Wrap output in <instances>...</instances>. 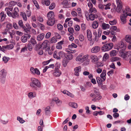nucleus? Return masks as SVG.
Returning <instances> with one entry per match:
<instances>
[{"mask_svg":"<svg viewBox=\"0 0 131 131\" xmlns=\"http://www.w3.org/2000/svg\"><path fill=\"white\" fill-rule=\"evenodd\" d=\"M31 82L30 84V86L34 89L37 90V88H40L41 86L40 82L37 79L34 78L31 79Z\"/></svg>","mask_w":131,"mask_h":131,"instance_id":"1","label":"nucleus"},{"mask_svg":"<svg viewBox=\"0 0 131 131\" xmlns=\"http://www.w3.org/2000/svg\"><path fill=\"white\" fill-rule=\"evenodd\" d=\"M120 54L121 57L126 60L130 59L131 56V52L130 51H121Z\"/></svg>","mask_w":131,"mask_h":131,"instance_id":"2","label":"nucleus"},{"mask_svg":"<svg viewBox=\"0 0 131 131\" xmlns=\"http://www.w3.org/2000/svg\"><path fill=\"white\" fill-rule=\"evenodd\" d=\"M113 47V43H110L104 45L101 48L102 51L106 52L112 49Z\"/></svg>","mask_w":131,"mask_h":131,"instance_id":"3","label":"nucleus"},{"mask_svg":"<svg viewBox=\"0 0 131 131\" xmlns=\"http://www.w3.org/2000/svg\"><path fill=\"white\" fill-rule=\"evenodd\" d=\"M127 13H125L121 14L120 17V19L123 24L126 23V18L127 17V16H131V14L129 13L127 14Z\"/></svg>","mask_w":131,"mask_h":131,"instance_id":"4","label":"nucleus"},{"mask_svg":"<svg viewBox=\"0 0 131 131\" xmlns=\"http://www.w3.org/2000/svg\"><path fill=\"white\" fill-rule=\"evenodd\" d=\"M48 41L47 40H45L42 45H41V48L43 49H46V50H49L50 48V47L49 45L48 44Z\"/></svg>","mask_w":131,"mask_h":131,"instance_id":"5","label":"nucleus"},{"mask_svg":"<svg viewBox=\"0 0 131 131\" xmlns=\"http://www.w3.org/2000/svg\"><path fill=\"white\" fill-rule=\"evenodd\" d=\"M116 1L117 5L116 10L117 12L119 13L122 8V3L121 0H116Z\"/></svg>","mask_w":131,"mask_h":131,"instance_id":"6","label":"nucleus"},{"mask_svg":"<svg viewBox=\"0 0 131 131\" xmlns=\"http://www.w3.org/2000/svg\"><path fill=\"white\" fill-rule=\"evenodd\" d=\"M97 15L96 14H93L90 13L88 16H86V18L88 20H90L92 21L94 20L95 18H97Z\"/></svg>","mask_w":131,"mask_h":131,"instance_id":"7","label":"nucleus"},{"mask_svg":"<svg viewBox=\"0 0 131 131\" xmlns=\"http://www.w3.org/2000/svg\"><path fill=\"white\" fill-rule=\"evenodd\" d=\"M25 35L22 36L21 38V41L24 43H25L27 41V39L31 37V35L28 34H25Z\"/></svg>","mask_w":131,"mask_h":131,"instance_id":"8","label":"nucleus"},{"mask_svg":"<svg viewBox=\"0 0 131 131\" xmlns=\"http://www.w3.org/2000/svg\"><path fill=\"white\" fill-rule=\"evenodd\" d=\"M13 13H12V17L14 18H15L16 17H17L19 16V14L18 13L19 12L18 8L17 7L15 8L14 9Z\"/></svg>","mask_w":131,"mask_h":131,"instance_id":"9","label":"nucleus"},{"mask_svg":"<svg viewBox=\"0 0 131 131\" xmlns=\"http://www.w3.org/2000/svg\"><path fill=\"white\" fill-rule=\"evenodd\" d=\"M30 71L31 73L33 74H35L38 75H40V72L39 70L37 68H34L33 67H31L30 68Z\"/></svg>","mask_w":131,"mask_h":131,"instance_id":"10","label":"nucleus"},{"mask_svg":"<svg viewBox=\"0 0 131 131\" xmlns=\"http://www.w3.org/2000/svg\"><path fill=\"white\" fill-rule=\"evenodd\" d=\"M26 25L27 28L24 26L25 28L23 29L24 31L27 34L29 33L30 32V29L31 28V27L29 24L28 23L26 24Z\"/></svg>","mask_w":131,"mask_h":131,"instance_id":"11","label":"nucleus"},{"mask_svg":"<svg viewBox=\"0 0 131 131\" xmlns=\"http://www.w3.org/2000/svg\"><path fill=\"white\" fill-rule=\"evenodd\" d=\"M90 58L92 60V62L94 63H96L98 62V59L97 57L94 55H91Z\"/></svg>","mask_w":131,"mask_h":131,"instance_id":"12","label":"nucleus"},{"mask_svg":"<svg viewBox=\"0 0 131 131\" xmlns=\"http://www.w3.org/2000/svg\"><path fill=\"white\" fill-rule=\"evenodd\" d=\"M100 47L95 46L91 49V51L92 53H96L100 51Z\"/></svg>","mask_w":131,"mask_h":131,"instance_id":"13","label":"nucleus"},{"mask_svg":"<svg viewBox=\"0 0 131 131\" xmlns=\"http://www.w3.org/2000/svg\"><path fill=\"white\" fill-rule=\"evenodd\" d=\"M55 21L54 18L48 19L47 24V25L49 26H52L54 25Z\"/></svg>","mask_w":131,"mask_h":131,"instance_id":"14","label":"nucleus"},{"mask_svg":"<svg viewBox=\"0 0 131 131\" xmlns=\"http://www.w3.org/2000/svg\"><path fill=\"white\" fill-rule=\"evenodd\" d=\"M55 72L53 73V75L55 77H59L61 73V71L57 68H55Z\"/></svg>","mask_w":131,"mask_h":131,"instance_id":"15","label":"nucleus"},{"mask_svg":"<svg viewBox=\"0 0 131 131\" xmlns=\"http://www.w3.org/2000/svg\"><path fill=\"white\" fill-rule=\"evenodd\" d=\"M74 70L75 71L74 75L77 76H79V72L81 70V67L79 66L76 67L74 69Z\"/></svg>","mask_w":131,"mask_h":131,"instance_id":"16","label":"nucleus"},{"mask_svg":"<svg viewBox=\"0 0 131 131\" xmlns=\"http://www.w3.org/2000/svg\"><path fill=\"white\" fill-rule=\"evenodd\" d=\"M7 71L4 69H2L0 71V77H6Z\"/></svg>","mask_w":131,"mask_h":131,"instance_id":"17","label":"nucleus"},{"mask_svg":"<svg viewBox=\"0 0 131 131\" xmlns=\"http://www.w3.org/2000/svg\"><path fill=\"white\" fill-rule=\"evenodd\" d=\"M45 37V34L41 33L38 35L37 37V40L39 41H40L42 40Z\"/></svg>","mask_w":131,"mask_h":131,"instance_id":"18","label":"nucleus"},{"mask_svg":"<svg viewBox=\"0 0 131 131\" xmlns=\"http://www.w3.org/2000/svg\"><path fill=\"white\" fill-rule=\"evenodd\" d=\"M106 74V72L105 70H103L102 73L101 74L100 77L101 78L103 79L102 81H104L105 79V76Z\"/></svg>","mask_w":131,"mask_h":131,"instance_id":"19","label":"nucleus"},{"mask_svg":"<svg viewBox=\"0 0 131 131\" xmlns=\"http://www.w3.org/2000/svg\"><path fill=\"white\" fill-rule=\"evenodd\" d=\"M87 37L89 40L91 41L92 39V34L90 30L88 29L86 31Z\"/></svg>","mask_w":131,"mask_h":131,"instance_id":"20","label":"nucleus"},{"mask_svg":"<svg viewBox=\"0 0 131 131\" xmlns=\"http://www.w3.org/2000/svg\"><path fill=\"white\" fill-rule=\"evenodd\" d=\"M54 13L52 11H50L47 14V16L48 19L54 18Z\"/></svg>","mask_w":131,"mask_h":131,"instance_id":"21","label":"nucleus"},{"mask_svg":"<svg viewBox=\"0 0 131 131\" xmlns=\"http://www.w3.org/2000/svg\"><path fill=\"white\" fill-rule=\"evenodd\" d=\"M64 41L63 40H62L59 42L57 44L56 46V48L58 49H61L62 48L61 45H63Z\"/></svg>","mask_w":131,"mask_h":131,"instance_id":"22","label":"nucleus"},{"mask_svg":"<svg viewBox=\"0 0 131 131\" xmlns=\"http://www.w3.org/2000/svg\"><path fill=\"white\" fill-rule=\"evenodd\" d=\"M45 114L47 115L50 114V107L49 106H47L45 109Z\"/></svg>","mask_w":131,"mask_h":131,"instance_id":"23","label":"nucleus"},{"mask_svg":"<svg viewBox=\"0 0 131 131\" xmlns=\"http://www.w3.org/2000/svg\"><path fill=\"white\" fill-rule=\"evenodd\" d=\"M124 43L122 42H119L117 45V48L116 49L118 50L120 48H122L124 47Z\"/></svg>","mask_w":131,"mask_h":131,"instance_id":"24","label":"nucleus"},{"mask_svg":"<svg viewBox=\"0 0 131 131\" xmlns=\"http://www.w3.org/2000/svg\"><path fill=\"white\" fill-rule=\"evenodd\" d=\"M69 106L74 108H77L78 107L77 104L75 103L70 102L69 103Z\"/></svg>","mask_w":131,"mask_h":131,"instance_id":"25","label":"nucleus"},{"mask_svg":"<svg viewBox=\"0 0 131 131\" xmlns=\"http://www.w3.org/2000/svg\"><path fill=\"white\" fill-rule=\"evenodd\" d=\"M126 41L129 43H131V36L128 35H127L125 37Z\"/></svg>","mask_w":131,"mask_h":131,"instance_id":"26","label":"nucleus"},{"mask_svg":"<svg viewBox=\"0 0 131 131\" xmlns=\"http://www.w3.org/2000/svg\"><path fill=\"white\" fill-rule=\"evenodd\" d=\"M65 57L68 60H71L73 58V56L71 53H68Z\"/></svg>","mask_w":131,"mask_h":131,"instance_id":"27","label":"nucleus"},{"mask_svg":"<svg viewBox=\"0 0 131 131\" xmlns=\"http://www.w3.org/2000/svg\"><path fill=\"white\" fill-rule=\"evenodd\" d=\"M102 29H107L109 28L110 25L108 24L103 23L102 24Z\"/></svg>","mask_w":131,"mask_h":131,"instance_id":"28","label":"nucleus"},{"mask_svg":"<svg viewBox=\"0 0 131 131\" xmlns=\"http://www.w3.org/2000/svg\"><path fill=\"white\" fill-rule=\"evenodd\" d=\"M0 16L1 17V21H3L5 19L6 15L5 14H4V12H2L0 14Z\"/></svg>","mask_w":131,"mask_h":131,"instance_id":"29","label":"nucleus"},{"mask_svg":"<svg viewBox=\"0 0 131 131\" xmlns=\"http://www.w3.org/2000/svg\"><path fill=\"white\" fill-rule=\"evenodd\" d=\"M117 51L115 50H112L110 52V55L111 56H116L117 54Z\"/></svg>","mask_w":131,"mask_h":131,"instance_id":"30","label":"nucleus"},{"mask_svg":"<svg viewBox=\"0 0 131 131\" xmlns=\"http://www.w3.org/2000/svg\"><path fill=\"white\" fill-rule=\"evenodd\" d=\"M94 94H95L96 96L99 97V99H101L102 96L100 95L98 90H94Z\"/></svg>","mask_w":131,"mask_h":131,"instance_id":"31","label":"nucleus"},{"mask_svg":"<svg viewBox=\"0 0 131 131\" xmlns=\"http://www.w3.org/2000/svg\"><path fill=\"white\" fill-rule=\"evenodd\" d=\"M93 27L94 29L97 28L98 26V24L96 21H94L92 24Z\"/></svg>","mask_w":131,"mask_h":131,"instance_id":"32","label":"nucleus"},{"mask_svg":"<svg viewBox=\"0 0 131 131\" xmlns=\"http://www.w3.org/2000/svg\"><path fill=\"white\" fill-rule=\"evenodd\" d=\"M57 41V39L56 37H52L50 41V42L51 43H56Z\"/></svg>","mask_w":131,"mask_h":131,"instance_id":"33","label":"nucleus"},{"mask_svg":"<svg viewBox=\"0 0 131 131\" xmlns=\"http://www.w3.org/2000/svg\"><path fill=\"white\" fill-rule=\"evenodd\" d=\"M103 79H101L99 77H97L96 78V80L97 83L99 84H101L102 83Z\"/></svg>","mask_w":131,"mask_h":131,"instance_id":"34","label":"nucleus"},{"mask_svg":"<svg viewBox=\"0 0 131 131\" xmlns=\"http://www.w3.org/2000/svg\"><path fill=\"white\" fill-rule=\"evenodd\" d=\"M62 4L64 5V8H68L67 5L68 4V1L67 0H64L62 2Z\"/></svg>","mask_w":131,"mask_h":131,"instance_id":"35","label":"nucleus"},{"mask_svg":"<svg viewBox=\"0 0 131 131\" xmlns=\"http://www.w3.org/2000/svg\"><path fill=\"white\" fill-rule=\"evenodd\" d=\"M59 57L62 58H64L65 57L66 55L64 53L63 51H61L59 52L58 53Z\"/></svg>","mask_w":131,"mask_h":131,"instance_id":"36","label":"nucleus"},{"mask_svg":"<svg viewBox=\"0 0 131 131\" xmlns=\"http://www.w3.org/2000/svg\"><path fill=\"white\" fill-rule=\"evenodd\" d=\"M32 1L38 9H40L38 4L36 0H32Z\"/></svg>","mask_w":131,"mask_h":131,"instance_id":"37","label":"nucleus"},{"mask_svg":"<svg viewBox=\"0 0 131 131\" xmlns=\"http://www.w3.org/2000/svg\"><path fill=\"white\" fill-rule=\"evenodd\" d=\"M97 10L96 9L93 7L90 9L89 13H95L96 12Z\"/></svg>","mask_w":131,"mask_h":131,"instance_id":"38","label":"nucleus"},{"mask_svg":"<svg viewBox=\"0 0 131 131\" xmlns=\"http://www.w3.org/2000/svg\"><path fill=\"white\" fill-rule=\"evenodd\" d=\"M125 10L126 11H125V10H123V13H127L131 11V9H130L129 8L128 6H127L126 7Z\"/></svg>","mask_w":131,"mask_h":131,"instance_id":"39","label":"nucleus"},{"mask_svg":"<svg viewBox=\"0 0 131 131\" xmlns=\"http://www.w3.org/2000/svg\"><path fill=\"white\" fill-rule=\"evenodd\" d=\"M18 24L19 26L21 27L23 29L24 27V26L23 25V22L21 20H19L18 21Z\"/></svg>","mask_w":131,"mask_h":131,"instance_id":"40","label":"nucleus"},{"mask_svg":"<svg viewBox=\"0 0 131 131\" xmlns=\"http://www.w3.org/2000/svg\"><path fill=\"white\" fill-rule=\"evenodd\" d=\"M17 119L19 121L20 123H23L25 122V121L22 118H21L19 116L17 117Z\"/></svg>","mask_w":131,"mask_h":131,"instance_id":"41","label":"nucleus"},{"mask_svg":"<svg viewBox=\"0 0 131 131\" xmlns=\"http://www.w3.org/2000/svg\"><path fill=\"white\" fill-rule=\"evenodd\" d=\"M30 41V42L33 45H34L37 43L36 40L33 38H31Z\"/></svg>","mask_w":131,"mask_h":131,"instance_id":"42","label":"nucleus"},{"mask_svg":"<svg viewBox=\"0 0 131 131\" xmlns=\"http://www.w3.org/2000/svg\"><path fill=\"white\" fill-rule=\"evenodd\" d=\"M57 52L56 51H55L53 53V57H54L56 59H60L61 57L58 56L57 54Z\"/></svg>","mask_w":131,"mask_h":131,"instance_id":"43","label":"nucleus"},{"mask_svg":"<svg viewBox=\"0 0 131 131\" xmlns=\"http://www.w3.org/2000/svg\"><path fill=\"white\" fill-rule=\"evenodd\" d=\"M53 100L54 101L56 102V103L60 105L61 103V102L57 98L54 99Z\"/></svg>","mask_w":131,"mask_h":131,"instance_id":"44","label":"nucleus"},{"mask_svg":"<svg viewBox=\"0 0 131 131\" xmlns=\"http://www.w3.org/2000/svg\"><path fill=\"white\" fill-rule=\"evenodd\" d=\"M10 58L8 57H4L3 58V60L5 63H6L9 60Z\"/></svg>","mask_w":131,"mask_h":131,"instance_id":"45","label":"nucleus"},{"mask_svg":"<svg viewBox=\"0 0 131 131\" xmlns=\"http://www.w3.org/2000/svg\"><path fill=\"white\" fill-rule=\"evenodd\" d=\"M8 7H6L5 10L6 12L7 13L9 16L12 17V13H11V12L8 10Z\"/></svg>","mask_w":131,"mask_h":131,"instance_id":"46","label":"nucleus"},{"mask_svg":"<svg viewBox=\"0 0 131 131\" xmlns=\"http://www.w3.org/2000/svg\"><path fill=\"white\" fill-rule=\"evenodd\" d=\"M68 62V61L67 60H63L62 61V64L64 67H66Z\"/></svg>","mask_w":131,"mask_h":131,"instance_id":"47","label":"nucleus"},{"mask_svg":"<svg viewBox=\"0 0 131 131\" xmlns=\"http://www.w3.org/2000/svg\"><path fill=\"white\" fill-rule=\"evenodd\" d=\"M28 50L30 51H31L32 49V45L30 43H28L27 46Z\"/></svg>","mask_w":131,"mask_h":131,"instance_id":"48","label":"nucleus"},{"mask_svg":"<svg viewBox=\"0 0 131 131\" xmlns=\"http://www.w3.org/2000/svg\"><path fill=\"white\" fill-rule=\"evenodd\" d=\"M93 34L94 36H95L94 40L96 41H97L98 40L99 37H98L97 33L96 32H94L93 33Z\"/></svg>","mask_w":131,"mask_h":131,"instance_id":"49","label":"nucleus"},{"mask_svg":"<svg viewBox=\"0 0 131 131\" xmlns=\"http://www.w3.org/2000/svg\"><path fill=\"white\" fill-rule=\"evenodd\" d=\"M82 56L81 55H79L78 56L76 59V60L77 61H80L81 62Z\"/></svg>","mask_w":131,"mask_h":131,"instance_id":"50","label":"nucleus"},{"mask_svg":"<svg viewBox=\"0 0 131 131\" xmlns=\"http://www.w3.org/2000/svg\"><path fill=\"white\" fill-rule=\"evenodd\" d=\"M55 4L54 3H52L49 7V9L50 10L53 9L55 7Z\"/></svg>","mask_w":131,"mask_h":131,"instance_id":"51","label":"nucleus"},{"mask_svg":"<svg viewBox=\"0 0 131 131\" xmlns=\"http://www.w3.org/2000/svg\"><path fill=\"white\" fill-rule=\"evenodd\" d=\"M109 57V56L108 54L107 53H105L103 57V59L104 60L106 61L108 58Z\"/></svg>","mask_w":131,"mask_h":131,"instance_id":"52","label":"nucleus"},{"mask_svg":"<svg viewBox=\"0 0 131 131\" xmlns=\"http://www.w3.org/2000/svg\"><path fill=\"white\" fill-rule=\"evenodd\" d=\"M6 80V77H0V81L2 83H4Z\"/></svg>","mask_w":131,"mask_h":131,"instance_id":"53","label":"nucleus"},{"mask_svg":"<svg viewBox=\"0 0 131 131\" xmlns=\"http://www.w3.org/2000/svg\"><path fill=\"white\" fill-rule=\"evenodd\" d=\"M41 48V45H40L39 44H37L35 48V50L37 51H38L39 49Z\"/></svg>","mask_w":131,"mask_h":131,"instance_id":"54","label":"nucleus"},{"mask_svg":"<svg viewBox=\"0 0 131 131\" xmlns=\"http://www.w3.org/2000/svg\"><path fill=\"white\" fill-rule=\"evenodd\" d=\"M28 96L30 98H32L34 97H35L36 96V95H33V94L32 93V92H30L29 93L28 95Z\"/></svg>","mask_w":131,"mask_h":131,"instance_id":"55","label":"nucleus"},{"mask_svg":"<svg viewBox=\"0 0 131 131\" xmlns=\"http://www.w3.org/2000/svg\"><path fill=\"white\" fill-rule=\"evenodd\" d=\"M111 5V4L110 3L107 4L106 5H105L104 6H105L104 9L105 10L107 9H110V7Z\"/></svg>","mask_w":131,"mask_h":131,"instance_id":"56","label":"nucleus"},{"mask_svg":"<svg viewBox=\"0 0 131 131\" xmlns=\"http://www.w3.org/2000/svg\"><path fill=\"white\" fill-rule=\"evenodd\" d=\"M68 31L70 33L73 34V33L74 32V30L73 28L69 27L68 28Z\"/></svg>","mask_w":131,"mask_h":131,"instance_id":"57","label":"nucleus"},{"mask_svg":"<svg viewBox=\"0 0 131 131\" xmlns=\"http://www.w3.org/2000/svg\"><path fill=\"white\" fill-rule=\"evenodd\" d=\"M37 51L39 55H41L43 54V51L42 49L41 48Z\"/></svg>","mask_w":131,"mask_h":131,"instance_id":"58","label":"nucleus"},{"mask_svg":"<svg viewBox=\"0 0 131 131\" xmlns=\"http://www.w3.org/2000/svg\"><path fill=\"white\" fill-rule=\"evenodd\" d=\"M117 23L116 21L115 20H114L113 21H110L109 23L111 25H114Z\"/></svg>","mask_w":131,"mask_h":131,"instance_id":"59","label":"nucleus"},{"mask_svg":"<svg viewBox=\"0 0 131 131\" xmlns=\"http://www.w3.org/2000/svg\"><path fill=\"white\" fill-rule=\"evenodd\" d=\"M7 47V49H12L14 47V46L12 44H10L9 45H7L6 46Z\"/></svg>","mask_w":131,"mask_h":131,"instance_id":"60","label":"nucleus"},{"mask_svg":"<svg viewBox=\"0 0 131 131\" xmlns=\"http://www.w3.org/2000/svg\"><path fill=\"white\" fill-rule=\"evenodd\" d=\"M119 59V58L117 57H114L111 59V61L112 62L116 61Z\"/></svg>","mask_w":131,"mask_h":131,"instance_id":"61","label":"nucleus"},{"mask_svg":"<svg viewBox=\"0 0 131 131\" xmlns=\"http://www.w3.org/2000/svg\"><path fill=\"white\" fill-rule=\"evenodd\" d=\"M57 27L59 30H61L63 28V26L62 25L59 24L57 25Z\"/></svg>","mask_w":131,"mask_h":131,"instance_id":"62","label":"nucleus"},{"mask_svg":"<svg viewBox=\"0 0 131 131\" xmlns=\"http://www.w3.org/2000/svg\"><path fill=\"white\" fill-rule=\"evenodd\" d=\"M44 3L46 5L48 6L50 4V1L49 0H45Z\"/></svg>","mask_w":131,"mask_h":131,"instance_id":"63","label":"nucleus"},{"mask_svg":"<svg viewBox=\"0 0 131 131\" xmlns=\"http://www.w3.org/2000/svg\"><path fill=\"white\" fill-rule=\"evenodd\" d=\"M79 39L81 41H82L84 40L83 36L82 35H80L79 36Z\"/></svg>","mask_w":131,"mask_h":131,"instance_id":"64","label":"nucleus"}]
</instances>
